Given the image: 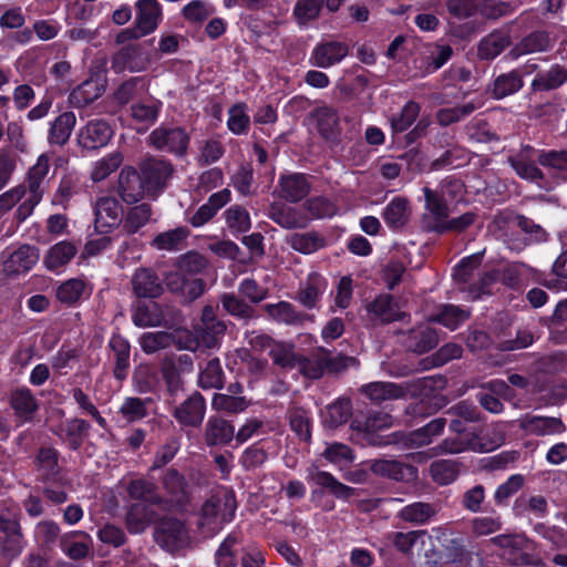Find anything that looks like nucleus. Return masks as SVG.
Masks as SVG:
<instances>
[{
    "mask_svg": "<svg viewBox=\"0 0 567 567\" xmlns=\"http://www.w3.org/2000/svg\"><path fill=\"white\" fill-rule=\"evenodd\" d=\"M433 384V380L430 378H422L414 382H405L402 384L393 382H372L363 385L361 392L372 402L381 404L385 401L403 399L408 393L417 395L426 390L431 391Z\"/></svg>",
    "mask_w": 567,
    "mask_h": 567,
    "instance_id": "f257e3e1",
    "label": "nucleus"
},
{
    "mask_svg": "<svg viewBox=\"0 0 567 567\" xmlns=\"http://www.w3.org/2000/svg\"><path fill=\"white\" fill-rule=\"evenodd\" d=\"M190 136L179 125L162 124L146 137V144L156 151L183 157L187 154Z\"/></svg>",
    "mask_w": 567,
    "mask_h": 567,
    "instance_id": "f03ea898",
    "label": "nucleus"
},
{
    "mask_svg": "<svg viewBox=\"0 0 567 567\" xmlns=\"http://www.w3.org/2000/svg\"><path fill=\"white\" fill-rule=\"evenodd\" d=\"M235 511L236 499L231 492L213 495L202 506L199 525L216 530L233 519Z\"/></svg>",
    "mask_w": 567,
    "mask_h": 567,
    "instance_id": "7ed1b4c3",
    "label": "nucleus"
},
{
    "mask_svg": "<svg viewBox=\"0 0 567 567\" xmlns=\"http://www.w3.org/2000/svg\"><path fill=\"white\" fill-rule=\"evenodd\" d=\"M425 213L422 216V227L429 233L442 234L441 225L445 226L450 217V208L437 190L423 188Z\"/></svg>",
    "mask_w": 567,
    "mask_h": 567,
    "instance_id": "20e7f679",
    "label": "nucleus"
},
{
    "mask_svg": "<svg viewBox=\"0 0 567 567\" xmlns=\"http://www.w3.org/2000/svg\"><path fill=\"white\" fill-rule=\"evenodd\" d=\"M138 169L150 193L162 192L174 173V166L169 161L154 156L142 161Z\"/></svg>",
    "mask_w": 567,
    "mask_h": 567,
    "instance_id": "39448f33",
    "label": "nucleus"
},
{
    "mask_svg": "<svg viewBox=\"0 0 567 567\" xmlns=\"http://www.w3.org/2000/svg\"><path fill=\"white\" fill-rule=\"evenodd\" d=\"M155 540L161 547L175 553L188 545L189 535L182 520L166 517L156 528Z\"/></svg>",
    "mask_w": 567,
    "mask_h": 567,
    "instance_id": "423d86ee",
    "label": "nucleus"
},
{
    "mask_svg": "<svg viewBox=\"0 0 567 567\" xmlns=\"http://www.w3.org/2000/svg\"><path fill=\"white\" fill-rule=\"evenodd\" d=\"M267 216L287 230L305 229L310 224V218L301 208L292 206L286 200L272 202L268 207Z\"/></svg>",
    "mask_w": 567,
    "mask_h": 567,
    "instance_id": "0eeeda50",
    "label": "nucleus"
},
{
    "mask_svg": "<svg viewBox=\"0 0 567 567\" xmlns=\"http://www.w3.org/2000/svg\"><path fill=\"white\" fill-rule=\"evenodd\" d=\"M162 486L167 495V501L164 504L169 503L171 506L183 508L189 502L192 494V486L184 474L178 472L174 467H169L165 471L162 477Z\"/></svg>",
    "mask_w": 567,
    "mask_h": 567,
    "instance_id": "6e6552de",
    "label": "nucleus"
},
{
    "mask_svg": "<svg viewBox=\"0 0 567 567\" xmlns=\"http://www.w3.org/2000/svg\"><path fill=\"white\" fill-rule=\"evenodd\" d=\"M492 544L503 549V557L514 566H527L532 564V557L527 553L529 542L520 535H498L491 539Z\"/></svg>",
    "mask_w": 567,
    "mask_h": 567,
    "instance_id": "1a4fd4ad",
    "label": "nucleus"
},
{
    "mask_svg": "<svg viewBox=\"0 0 567 567\" xmlns=\"http://www.w3.org/2000/svg\"><path fill=\"white\" fill-rule=\"evenodd\" d=\"M308 120L316 126L319 135L327 142H337L341 134L339 115L336 109L320 105L308 113Z\"/></svg>",
    "mask_w": 567,
    "mask_h": 567,
    "instance_id": "9d476101",
    "label": "nucleus"
},
{
    "mask_svg": "<svg viewBox=\"0 0 567 567\" xmlns=\"http://www.w3.org/2000/svg\"><path fill=\"white\" fill-rule=\"evenodd\" d=\"M151 64V58L140 44H128L123 47L112 56V69L116 73L125 70L131 72L145 71Z\"/></svg>",
    "mask_w": 567,
    "mask_h": 567,
    "instance_id": "9b49d317",
    "label": "nucleus"
},
{
    "mask_svg": "<svg viewBox=\"0 0 567 567\" xmlns=\"http://www.w3.org/2000/svg\"><path fill=\"white\" fill-rule=\"evenodd\" d=\"M401 336L403 347L417 354L429 352L439 344L437 331L424 323L401 332Z\"/></svg>",
    "mask_w": 567,
    "mask_h": 567,
    "instance_id": "f8f14e48",
    "label": "nucleus"
},
{
    "mask_svg": "<svg viewBox=\"0 0 567 567\" xmlns=\"http://www.w3.org/2000/svg\"><path fill=\"white\" fill-rule=\"evenodd\" d=\"M131 286L137 298L154 299L164 292V285L158 274L148 267L135 269L131 278Z\"/></svg>",
    "mask_w": 567,
    "mask_h": 567,
    "instance_id": "ddd939ff",
    "label": "nucleus"
},
{
    "mask_svg": "<svg viewBox=\"0 0 567 567\" xmlns=\"http://www.w3.org/2000/svg\"><path fill=\"white\" fill-rule=\"evenodd\" d=\"M94 214V227L101 235L109 233L111 228L122 221V206L116 198L111 196H104L96 200Z\"/></svg>",
    "mask_w": 567,
    "mask_h": 567,
    "instance_id": "4468645a",
    "label": "nucleus"
},
{
    "mask_svg": "<svg viewBox=\"0 0 567 567\" xmlns=\"http://www.w3.org/2000/svg\"><path fill=\"white\" fill-rule=\"evenodd\" d=\"M206 402L199 392L192 393L179 405L175 406L173 416L183 426L198 427L205 416Z\"/></svg>",
    "mask_w": 567,
    "mask_h": 567,
    "instance_id": "2eb2a0df",
    "label": "nucleus"
},
{
    "mask_svg": "<svg viewBox=\"0 0 567 567\" xmlns=\"http://www.w3.org/2000/svg\"><path fill=\"white\" fill-rule=\"evenodd\" d=\"M113 136L111 125L101 118L91 120L80 128L78 134L79 144L86 150H96L105 146Z\"/></svg>",
    "mask_w": 567,
    "mask_h": 567,
    "instance_id": "dca6fc26",
    "label": "nucleus"
},
{
    "mask_svg": "<svg viewBox=\"0 0 567 567\" xmlns=\"http://www.w3.org/2000/svg\"><path fill=\"white\" fill-rule=\"evenodd\" d=\"M277 190L281 199L288 203H298L309 195L311 184L306 174H284L278 179Z\"/></svg>",
    "mask_w": 567,
    "mask_h": 567,
    "instance_id": "f3484780",
    "label": "nucleus"
},
{
    "mask_svg": "<svg viewBox=\"0 0 567 567\" xmlns=\"http://www.w3.org/2000/svg\"><path fill=\"white\" fill-rule=\"evenodd\" d=\"M445 425L446 419L437 417L406 435L396 433L395 436L400 435L401 439L398 442L401 443L403 447L417 449L431 444L434 437L443 433Z\"/></svg>",
    "mask_w": 567,
    "mask_h": 567,
    "instance_id": "a211bd4d",
    "label": "nucleus"
},
{
    "mask_svg": "<svg viewBox=\"0 0 567 567\" xmlns=\"http://www.w3.org/2000/svg\"><path fill=\"white\" fill-rule=\"evenodd\" d=\"M535 148L524 145L516 154L508 156L507 162L515 173L523 179L538 182L544 179V173L534 161Z\"/></svg>",
    "mask_w": 567,
    "mask_h": 567,
    "instance_id": "6ab92c4d",
    "label": "nucleus"
},
{
    "mask_svg": "<svg viewBox=\"0 0 567 567\" xmlns=\"http://www.w3.org/2000/svg\"><path fill=\"white\" fill-rule=\"evenodd\" d=\"M146 184L133 167L122 168L118 176V194L126 204H136L144 195Z\"/></svg>",
    "mask_w": 567,
    "mask_h": 567,
    "instance_id": "aec40b11",
    "label": "nucleus"
},
{
    "mask_svg": "<svg viewBox=\"0 0 567 567\" xmlns=\"http://www.w3.org/2000/svg\"><path fill=\"white\" fill-rule=\"evenodd\" d=\"M163 20V8L158 0L135 2V23L147 35L153 33Z\"/></svg>",
    "mask_w": 567,
    "mask_h": 567,
    "instance_id": "412c9836",
    "label": "nucleus"
},
{
    "mask_svg": "<svg viewBox=\"0 0 567 567\" xmlns=\"http://www.w3.org/2000/svg\"><path fill=\"white\" fill-rule=\"evenodd\" d=\"M518 422L523 431L536 436L561 434L566 431V425L559 417L525 415Z\"/></svg>",
    "mask_w": 567,
    "mask_h": 567,
    "instance_id": "4be33fe9",
    "label": "nucleus"
},
{
    "mask_svg": "<svg viewBox=\"0 0 567 567\" xmlns=\"http://www.w3.org/2000/svg\"><path fill=\"white\" fill-rule=\"evenodd\" d=\"M371 471L380 476L400 482H410L417 477V468L396 460H375Z\"/></svg>",
    "mask_w": 567,
    "mask_h": 567,
    "instance_id": "5701e85b",
    "label": "nucleus"
},
{
    "mask_svg": "<svg viewBox=\"0 0 567 567\" xmlns=\"http://www.w3.org/2000/svg\"><path fill=\"white\" fill-rule=\"evenodd\" d=\"M9 404L21 422H31L39 410L38 400L27 386L11 390Z\"/></svg>",
    "mask_w": 567,
    "mask_h": 567,
    "instance_id": "b1692460",
    "label": "nucleus"
},
{
    "mask_svg": "<svg viewBox=\"0 0 567 567\" xmlns=\"http://www.w3.org/2000/svg\"><path fill=\"white\" fill-rule=\"evenodd\" d=\"M39 249L31 245H22L14 250L3 262V270L8 275H19L32 269L39 261Z\"/></svg>",
    "mask_w": 567,
    "mask_h": 567,
    "instance_id": "393cba45",
    "label": "nucleus"
},
{
    "mask_svg": "<svg viewBox=\"0 0 567 567\" xmlns=\"http://www.w3.org/2000/svg\"><path fill=\"white\" fill-rule=\"evenodd\" d=\"M327 280L318 272H311L301 282L296 300L307 309H313L327 289Z\"/></svg>",
    "mask_w": 567,
    "mask_h": 567,
    "instance_id": "a878e982",
    "label": "nucleus"
},
{
    "mask_svg": "<svg viewBox=\"0 0 567 567\" xmlns=\"http://www.w3.org/2000/svg\"><path fill=\"white\" fill-rule=\"evenodd\" d=\"M445 413L451 417V431L457 434H463L467 431L466 423L481 421V412L467 401H461L452 405Z\"/></svg>",
    "mask_w": 567,
    "mask_h": 567,
    "instance_id": "bb28decb",
    "label": "nucleus"
},
{
    "mask_svg": "<svg viewBox=\"0 0 567 567\" xmlns=\"http://www.w3.org/2000/svg\"><path fill=\"white\" fill-rule=\"evenodd\" d=\"M365 309L383 323L403 320L405 313L400 311L399 305L390 295H379L374 300L367 303Z\"/></svg>",
    "mask_w": 567,
    "mask_h": 567,
    "instance_id": "cd10ccee",
    "label": "nucleus"
},
{
    "mask_svg": "<svg viewBox=\"0 0 567 567\" xmlns=\"http://www.w3.org/2000/svg\"><path fill=\"white\" fill-rule=\"evenodd\" d=\"M348 45L343 42L330 41L318 44L311 56L312 63L318 68H330L339 63L348 54Z\"/></svg>",
    "mask_w": 567,
    "mask_h": 567,
    "instance_id": "c85d7f7f",
    "label": "nucleus"
},
{
    "mask_svg": "<svg viewBox=\"0 0 567 567\" xmlns=\"http://www.w3.org/2000/svg\"><path fill=\"white\" fill-rule=\"evenodd\" d=\"M230 199V192L225 188L209 196L207 203L203 204L188 221L194 227H200L208 223L217 212L224 207Z\"/></svg>",
    "mask_w": 567,
    "mask_h": 567,
    "instance_id": "c756f323",
    "label": "nucleus"
},
{
    "mask_svg": "<svg viewBox=\"0 0 567 567\" xmlns=\"http://www.w3.org/2000/svg\"><path fill=\"white\" fill-rule=\"evenodd\" d=\"M410 216V200L401 196L394 197L382 213L385 224L393 230L402 229L409 223Z\"/></svg>",
    "mask_w": 567,
    "mask_h": 567,
    "instance_id": "7c9ffc66",
    "label": "nucleus"
},
{
    "mask_svg": "<svg viewBox=\"0 0 567 567\" xmlns=\"http://www.w3.org/2000/svg\"><path fill=\"white\" fill-rule=\"evenodd\" d=\"M104 92L97 80L89 79L71 91L68 97L69 105L74 109H84L92 104Z\"/></svg>",
    "mask_w": 567,
    "mask_h": 567,
    "instance_id": "2f4dec72",
    "label": "nucleus"
},
{
    "mask_svg": "<svg viewBox=\"0 0 567 567\" xmlns=\"http://www.w3.org/2000/svg\"><path fill=\"white\" fill-rule=\"evenodd\" d=\"M132 321L136 327H158L166 323L164 307L158 302H141L132 315Z\"/></svg>",
    "mask_w": 567,
    "mask_h": 567,
    "instance_id": "473e14b6",
    "label": "nucleus"
},
{
    "mask_svg": "<svg viewBox=\"0 0 567 567\" xmlns=\"http://www.w3.org/2000/svg\"><path fill=\"white\" fill-rule=\"evenodd\" d=\"M234 426L226 420L212 416L205 425L204 440L208 446L226 445L234 437Z\"/></svg>",
    "mask_w": 567,
    "mask_h": 567,
    "instance_id": "72a5a7b5",
    "label": "nucleus"
},
{
    "mask_svg": "<svg viewBox=\"0 0 567 567\" xmlns=\"http://www.w3.org/2000/svg\"><path fill=\"white\" fill-rule=\"evenodd\" d=\"M76 252L78 246L73 241L62 240L49 248L43 264L48 270L54 271L68 265Z\"/></svg>",
    "mask_w": 567,
    "mask_h": 567,
    "instance_id": "f704fd0d",
    "label": "nucleus"
},
{
    "mask_svg": "<svg viewBox=\"0 0 567 567\" xmlns=\"http://www.w3.org/2000/svg\"><path fill=\"white\" fill-rule=\"evenodd\" d=\"M76 124V116L73 112L66 111L60 114L50 124L48 142L50 145L63 146L65 145L72 134Z\"/></svg>",
    "mask_w": 567,
    "mask_h": 567,
    "instance_id": "c9c22d12",
    "label": "nucleus"
},
{
    "mask_svg": "<svg viewBox=\"0 0 567 567\" xmlns=\"http://www.w3.org/2000/svg\"><path fill=\"white\" fill-rule=\"evenodd\" d=\"M551 47L548 33L544 31H534L524 37L509 51L512 59H517L525 54L547 51Z\"/></svg>",
    "mask_w": 567,
    "mask_h": 567,
    "instance_id": "e433bc0d",
    "label": "nucleus"
},
{
    "mask_svg": "<svg viewBox=\"0 0 567 567\" xmlns=\"http://www.w3.org/2000/svg\"><path fill=\"white\" fill-rule=\"evenodd\" d=\"M439 512V506L434 503L414 502L404 506L399 513L398 517L406 523L414 525H425Z\"/></svg>",
    "mask_w": 567,
    "mask_h": 567,
    "instance_id": "4c0bfd02",
    "label": "nucleus"
},
{
    "mask_svg": "<svg viewBox=\"0 0 567 567\" xmlns=\"http://www.w3.org/2000/svg\"><path fill=\"white\" fill-rule=\"evenodd\" d=\"M90 424L82 419L68 420L60 425L58 434L71 450L76 451L81 447L83 441L87 436Z\"/></svg>",
    "mask_w": 567,
    "mask_h": 567,
    "instance_id": "58836bf2",
    "label": "nucleus"
},
{
    "mask_svg": "<svg viewBox=\"0 0 567 567\" xmlns=\"http://www.w3.org/2000/svg\"><path fill=\"white\" fill-rule=\"evenodd\" d=\"M109 347L114 353V378L122 381L126 378L130 368L131 346L126 339L115 334L110 339Z\"/></svg>",
    "mask_w": 567,
    "mask_h": 567,
    "instance_id": "ea45409f",
    "label": "nucleus"
},
{
    "mask_svg": "<svg viewBox=\"0 0 567 567\" xmlns=\"http://www.w3.org/2000/svg\"><path fill=\"white\" fill-rule=\"evenodd\" d=\"M286 243L296 251L305 255L312 254L327 245V239L318 231L293 233Z\"/></svg>",
    "mask_w": 567,
    "mask_h": 567,
    "instance_id": "a19ab883",
    "label": "nucleus"
},
{
    "mask_svg": "<svg viewBox=\"0 0 567 567\" xmlns=\"http://www.w3.org/2000/svg\"><path fill=\"white\" fill-rule=\"evenodd\" d=\"M264 309L275 321L289 326L302 324L306 319L310 318L308 315L297 311L296 308L287 301L268 303L264 306Z\"/></svg>",
    "mask_w": 567,
    "mask_h": 567,
    "instance_id": "79ce46f5",
    "label": "nucleus"
},
{
    "mask_svg": "<svg viewBox=\"0 0 567 567\" xmlns=\"http://www.w3.org/2000/svg\"><path fill=\"white\" fill-rule=\"evenodd\" d=\"M152 216L153 208L150 204H137L126 212L123 218V230L128 235H134L152 220Z\"/></svg>",
    "mask_w": 567,
    "mask_h": 567,
    "instance_id": "37998d69",
    "label": "nucleus"
},
{
    "mask_svg": "<svg viewBox=\"0 0 567 567\" xmlns=\"http://www.w3.org/2000/svg\"><path fill=\"white\" fill-rule=\"evenodd\" d=\"M567 82V69L554 64L546 72L539 73L532 82L533 91H551L560 87Z\"/></svg>",
    "mask_w": 567,
    "mask_h": 567,
    "instance_id": "c03bdc74",
    "label": "nucleus"
},
{
    "mask_svg": "<svg viewBox=\"0 0 567 567\" xmlns=\"http://www.w3.org/2000/svg\"><path fill=\"white\" fill-rule=\"evenodd\" d=\"M50 171V158L47 154L38 157L37 163L29 169L28 173V189L29 193L42 197L45 186V178Z\"/></svg>",
    "mask_w": 567,
    "mask_h": 567,
    "instance_id": "a18cd8bd",
    "label": "nucleus"
},
{
    "mask_svg": "<svg viewBox=\"0 0 567 567\" xmlns=\"http://www.w3.org/2000/svg\"><path fill=\"white\" fill-rule=\"evenodd\" d=\"M511 44L507 32L496 31L489 33L478 44V56L484 60H493Z\"/></svg>",
    "mask_w": 567,
    "mask_h": 567,
    "instance_id": "49530a36",
    "label": "nucleus"
},
{
    "mask_svg": "<svg viewBox=\"0 0 567 567\" xmlns=\"http://www.w3.org/2000/svg\"><path fill=\"white\" fill-rule=\"evenodd\" d=\"M225 384V373L218 358L208 360L204 367H200L198 385L204 389H223Z\"/></svg>",
    "mask_w": 567,
    "mask_h": 567,
    "instance_id": "de8ad7c7",
    "label": "nucleus"
},
{
    "mask_svg": "<svg viewBox=\"0 0 567 567\" xmlns=\"http://www.w3.org/2000/svg\"><path fill=\"white\" fill-rule=\"evenodd\" d=\"M188 235L189 230L186 227H177L156 235L152 240V246L157 250H181Z\"/></svg>",
    "mask_w": 567,
    "mask_h": 567,
    "instance_id": "09e8293b",
    "label": "nucleus"
},
{
    "mask_svg": "<svg viewBox=\"0 0 567 567\" xmlns=\"http://www.w3.org/2000/svg\"><path fill=\"white\" fill-rule=\"evenodd\" d=\"M152 520L153 512L147 505L142 503L132 504L125 518L126 527L132 534H140L144 532Z\"/></svg>",
    "mask_w": 567,
    "mask_h": 567,
    "instance_id": "8fccbe9b",
    "label": "nucleus"
},
{
    "mask_svg": "<svg viewBox=\"0 0 567 567\" xmlns=\"http://www.w3.org/2000/svg\"><path fill=\"white\" fill-rule=\"evenodd\" d=\"M127 494L133 499H141L155 505L165 503V499L157 492V486L144 478L132 481L127 486Z\"/></svg>",
    "mask_w": 567,
    "mask_h": 567,
    "instance_id": "3c124183",
    "label": "nucleus"
},
{
    "mask_svg": "<svg viewBox=\"0 0 567 567\" xmlns=\"http://www.w3.org/2000/svg\"><path fill=\"white\" fill-rule=\"evenodd\" d=\"M153 403L152 398L128 396L124 399L118 412L125 421L136 422L148 415V409Z\"/></svg>",
    "mask_w": 567,
    "mask_h": 567,
    "instance_id": "603ef678",
    "label": "nucleus"
},
{
    "mask_svg": "<svg viewBox=\"0 0 567 567\" xmlns=\"http://www.w3.org/2000/svg\"><path fill=\"white\" fill-rule=\"evenodd\" d=\"M429 472L434 483L444 486L457 478L460 464L453 460H439L430 465Z\"/></svg>",
    "mask_w": 567,
    "mask_h": 567,
    "instance_id": "864d4df0",
    "label": "nucleus"
},
{
    "mask_svg": "<svg viewBox=\"0 0 567 567\" xmlns=\"http://www.w3.org/2000/svg\"><path fill=\"white\" fill-rule=\"evenodd\" d=\"M161 109L162 102L158 100L138 101L131 105V116L134 121L151 126L157 121Z\"/></svg>",
    "mask_w": 567,
    "mask_h": 567,
    "instance_id": "5fc2aeb1",
    "label": "nucleus"
},
{
    "mask_svg": "<svg viewBox=\"0 0 567 567\" xmlns=\"http://www.w3.org/2000/svg\"><path fill=\"white\" fill-rule=\"evenodd\" d=\"M393 425V417L386 412H372L364 416L363 420L354 419L351 427L365 433H374Z\"/></svg>",
    "mask_w": 567,
    "mask_h": 567,
    "instance_id": "6e6d98bb",
    "label": "nucleus"
},
{
    "mask_svg": "<svg viewBox=\"0 0 567 567\" xmlns=\"http://www.w3.org/2000/svg\"><path fill=\"white\" fill-rule=\"evenodd\" d=\"M523 87V76L518 71L498 75L493 83L492 94L495 99L512 95Z\"/></svg>",
    "mask_w": 567,
    "mask_h": 567,
    "instance_id": "4d7b16f0",
    "label": "nucleus"
},
{
    "mask_svg": "<svg viewBox=\"0 0 567 567\" xmlns=\"http://www.w3.org/2000/svg\"><path fill=\"white\" fill-rule=\"evenodd\" d=\"M481 264V252L464 258L454 269L453 277L455 281L468 287L475 281Z\"/></svg>",
    "mask_w": 567,
    "mask_h": 567,
    "instance_id": "13d9d810",
    "label": "nucleus"
},
{
    "mask_svg": "<svg viewBox=\"0 0 567 567\" xmlns=\"http://www.w3.org/2000/svg\"><path fill=\"white\" fill-rule=\"evenodd\" d=\"M312 480L317 485L328 488L336 497L341 499H349L357 494L355 488L342 484L326 471L316 472Z\"/></svg>",
    "mask_w": 567,
    "mask_h": 567,
    "instance_id": "bf43d9fd",
    "label": "nucleus"
},
{
    "mask_svg": "<svg viewBox=\"0 0 567 567\" xmlns=\"http://www.w3.org/2000/svg\"><path fill=\"white\" fill-rule=\"evenodd\" d=\"M306 215L313 219L332 217L337 213L336 205L324 196H313L305 200L301 208Z\"/></svg>",
    "mask_w": 567,
    "mask_h": 567,
    "instance_id": "052dcab7",
    "label": "nucleus"
},
{
    "mask_svg": "<svg viewBox=\"0 0 567 567\" xmlns=\"http://www.w3.org/2000/svg\"><path fill=\"white\" fill-rule=\"evenodd\" d=\"M352 414L350 400L342 399L327 406L323 415V424L327 427L336 429L344 424Z\"/></svg>",
    "mask_w": 567,
    "mask_h": 567,
    "instance_id": "680f3d73",
    "label": "nucleus"
},
{
    "mask_svg": "<svg viewBox=\"0 0 567 567\" xmlns=\"http://www.w3.org/2000/svg\"><path fill=\"white\" fill-rule=\"evenodd\" d=\"M215 12L213 4L205 0H192L186 3L182 10L181 16L190 24H202Z\"/></svg>",
    "mask_w": 567,
    "mask_h": 567,
    "instance_id": "e2e57ef3",
    "label": "nucleus"
},
{
    "mask_svg": "<svg viewBox=\"0 0 567 567\" xmlns=\"http://www.w3.org/2000/svg\"><path fill=\"white\" fill-rule=\"evenodd\" d=\"M141 349L146 354L169 348L174 343V336L166 331L145 332L140 339Z\"/></svg>",
    "mask_w": 567,
    "mask_h": 567,
    "instance_id": "0e129e2a",
    "label": "nucleus"
},
{
    "mask_svg": "<svg viewBox=\"0 0 567 567\" xmlns=\"http://www.w3.org/2000/svg\"><path fill=\"white\" fill-rule=\"evenodd\" d=\"M274 363L284 369H295L298 365L300 354L295 352V347L291 343L276 342L270 351Z\"/></svg>",
    "mask_w": 567,
    "mask_h": 567,
    "instance_id": "69168bd1",
    "label": "nucleus"
},
{
    "mask_svg": "<svg viewBox=\"0 0 567 567\" xmlns=\"http://www.w3.org/2000/svg\"><path fill=\"white\" fill-rule=\"evenodd\" d=\"M249 406V401L245 396L228 395L216 393L212 400V408L218 412L229 414L240 413Z\"/></svg>",
    "mask_w": 567,
    "mask_h": 567,
    "instance_id": "338daca9",
    "label": "nucleus"
},
{
    "mask_svg": "<svg viewBox=\"0 0 567 567\" xmlns=\"http://www.w3.org/2000/svg\"><path fill=\"white\" fill-rule=\"evenodd\" d=\"M470 315L471 312L467 309L454 305H444L433 320L451 330H455L470 318Z\"/></svg>",
    "mask_w": 567,
    "mask_h": 567,
    "instance_id": "774afa93",
    "label": "nucleus"
}]
</instances>
